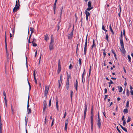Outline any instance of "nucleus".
I'll return each instance as SVG.
<instances>
[{
    "label": "nucleus",
    "mask_w": 133,
    "mask_h": 133,
    "mask_svg": "<svg viewBox=\"0 0 133 133\" xmlns=\"http://www.w3.org/2000/svg\"><path fill=\"white\" fill-rule=\"evenodd\" d=\"M79 66L81 67V59L80 58H79Z\"/></svg>",
    "instance_id": "obj_38"
},
{
    "label": "nucleus",
    "mask_w": 133,
    "mask_h": 133,
    "mask_svg": "<svg viewBox=\"0 0 133 133\" xmlns=\"http://www.w3.org/2000/svg\"><path fill=\"white\" fill-rule=\"evenodd\" d=\"M66 112H65L64 113V116H63V118H65L66 117Z\"/></svg>",
    "instance_id": "obj_58"
},
{
    "label": "nucleus",
    "mask_w": 133,
    "mask_h": 133,
    "mask_svg": "<svg viewBox=\"0 0 133 133\" xmlns=\"http://www.w3.org/2000/svg\"><path fill=\"white\" fill-rule=\"evenodd\" d=\"M72 67H73L72 66V64H70L69 67V69H72Z\"/></svg>",
    "instance_id": "obj_52"
},
{
    "label": "nucleus",
    "mask_w": 133,
    "mask_h": 133,
    "mask_svg": "<svg viewBox=\"0 0 133 133\" xmlns=\"http://www.w3.org/2000/svg\"><path fill=\"white\" fill-rule=\"evenodd\" d=\"M123 130H124L125 131V132H127V129L126 128H125L124 127L123 129Z\"/></svg>",
    "instance_id": "obj_59"
},
{
    "label": "nucleus",
    "mask_w": 133,
    "mask_h": 133,
    "mask_svg": "<svg viewBox=\"0 0 133 133\" xmlns=\"http://www.w3.org/2000/svg\"><path fill=\"white\" fill-rule=\"evenodd\" d=\"M27 111L28 112V114H30L31 113V109L29 108L28 109H27Z\"/></svg>",
    "instance_id": "obj_22"
},
{
    "label": "nucleus",
    "mask_w": 133,
    "mask_h": 133,
    "mask_svg": "<svg viewBox=\"0 0 133 133\" xmlns=\"http://www.w3.org/2000/svg\"><path fill=\"white\" fill-rule=\"evenodd\" d=\"M6 43V32L5 33V43Z\"/></svg>",
    "instance_id": "obj_49"
},
{
    "label": "nucleus",
    "mask_w": 133,
    "mask_h": 133,
    "mask_svg": "<svg viewBox=\"0 0 133 133\" xmlns=\"http://www.w3.org/2000/svg\"><path fill=\"white\" fill-rule=\"evenodd\" d=\"M88 42H85L84 48H87V45Z\"/></svg>",
    "instance_id": "obj_51"
},
{
    "label": "nucleus",
    "mask_w": 133,
    "mask_h": 133,
    "mask_svg": "<svg viewBox=\"0 0 133 133\" xmlns=\"http://www.w3.org/2000/svg\"><path fill=\"white\" fill-rule=\"evenodd\" d=\"M44 39L46 41L49 39L48 36L47 34H46L45 36Z\"/></svg>",
    "instance_id": "obj_19"
},
{
    "label": "nucleus",
    "mask_w": 133,
    "mask_h": 133,
    "mask_svg": "<svg viewBox=\"0 0 133 133\" xmlns=\"http://www.w3.org/2000/svg\"><path fill=\"white\" fill-rule=\"evenodd\" d=\"M78 44H77V45L76 48V53L77 54V53L78 47Z\"/></svg>",
    "instance_id": "obj_44"
},
{
    "label": "nucleus",
    "mask_w": 133,
    "mask_h": 133,
    "mask_svg": "<svg viewBox=\"0 0 133 133\" xmlns=\"http://www.w3.org/2000/svg\"><path fill=\"white\" fill-rule=\"evenodd\" d=\"M87 51V48H84V54L85 55H86V53Z\"/></svg>",
    "instance_id": "obj_36"
},
{
    "label": "nucleus",
    "mask_w": 133,
    "mask_h": 133,
    "mask_svg": "<svg viewBox=\"0 0 133 133\" xmlns=\"http://www.w3.org/2000/svg\"><path fill=\"white\" fill-rule=\"evenodd\" d=\"M123 122V124L124 126H125L126 124V123L125 120H124Z\"/></svg>",
    "instance_id": "obj_53"
},
{
    "label": "nucleus",
    "mask_w": 133,
    "mask_h": 133,
    "mask_svg": "<svg viewBox=\"0 0 133 133\" xmlns=\"http://www.w3.org/2000/svg\"><path fill=\"white\" fill-rule=\"evenodd\" d=\"M30 30L31 31V34L33 33L34 32V29L33 28L31 27L30 28Z\"/></svg>",
    "instance_id": "obj_25"
},
{
    "label": "nucleus",
    "mask_w": 133,
    "mask_h": 133,
    "mask_svg": "<svg viewBox=\"0 0 133 133\" xmlns=\"http://www.w3.org/2000/svg\"><path fill=\"white\" fill-rule=\"evenodd\" d=\"M118 88L119 89V92H121L122 91V88L121 87H118Z\"/></svg>",
    "instance_id": "obj_18"
},
{
    "label": "nucleus",
    "mask_w": 133,
    "mask_h": 133,
    "mask_svg": "<svg viewBox=\"0 0 133 133\" xmlns=\"http://www.w3.org/2000/svg\"><path fill=\"white\" fill-rule=\"evenodd\" d=\"M93 117L91 116L90 118H91V129L92 131H93Z\"/></svg>",
    "instance_id": "obj_6"
},
{
    "label": "nucleus",
    "mask_w": 133,
    "mask_h": 133,
    "mask_svg": "<svg viewBox=\"0 0 133 133\" xmlns=\"http://www.w3.org/2000/svg\"><path fill=\"white\" fill-rule=\"evenodd\" d=\"M88 6L89 7H93L91 6V2L90 1L88 2Z\"/></svg>",
    "instance_id": "obj_14"
},
{
    "label": "nucleus",
    "mask_w": 133,
    "mask_h": 133,
    "mask_svg": "<svg viewBox=\"0 0 133 133\" xmlns=\"http://www.w3.org/2000/svg\"><path fill=\"white\" fill-rule=\"evenodd\" d=\"M127 95L128 96H129V90L128 89H127Z\"/></svg>",
    "instance_id": "obj_35"
},
{
    "label": "nucleus",
    "mask_w": 133,
    "mask_h": 133,
    "mask_svg": "<svg viewBox=\"0 0 133 133\" xmlns=\"http://www.w3.org/2000/svg\"><path fill=\"white\" fill-rule=\"evenodd\" d=\"M19 7L16 6L13 9V12H15L17 10L19 9Z\"/></svg>",
    "instance_id": "obj_11"
},
{
    "label": "nucleus",
    "mask_w": 133,
    "mask_h": 133,
    "mask_svg": "<svg viewBox=\"0 0 133 133\" xmlns=\"http://www.w3.org/2000/svg\"><path fill=\"white\" fill-rule=\"evenodd\" d=\"M130 92L131 93V95L133 96V90H131L130 91Z\"/></svg>",
    "instance_id": "obj_64"
},
{
    "label": "nucleus",
    "mask_w": 133,
    "mask_h": 133,
    "mask_svg": "<svg viewBox=\"0 0 133 133\" xmlns=\"http://www.w3.org/2000/svg\"><path fill=\"white\" fill-rule=\"evenodd\" d=\"M18 3V2H17V1H16V5H15L16 7L18 6L19 7V6L20 5V3H19V5H18V4H17Z\"/></svg>",
    "instance_id": "obj_37"
},
{
    "label": "nucleus",
    "mask_w": 133,
    "mask_h": 133,
    "mask_svg": "<svg viewBox=\"0 0 133 133\" xmlns=\"http://www.w3.org/2000/svg\"><path fill=\"white\" fill-rule=\"evenodd\" d=\"M108 36L107 33V34L106 35V37L105 38L107 40V41L108 42H109V40L108 39Z\"/></svg>",
    "instance_id": "obj_32"
},
{
    "label": "nucleus",
    "mask_w": 133,
    "mask_h": 133,
    "mask_svg": "<svg viewBox=\"0 0 133 133\" xmlns=\"http://www.w3.org/2000/svg\"><path fill=\"white\" fill-rule=\"evenodd\" d=\"M107 97H108L107 95H105L104 98V100H105L106 99V98H107Z\"/></svg>",
    "instance_id": "obj_62"
},
{
    "label": "nucleus",
    "mask_w": 133,
    "mask_h": 133,
    "mask_svg": "<svg viewBox=\"0 0 133 133\" xmlns=\"http://www.w3.org/2000/svg\"><path fill=\"white\" fill-rule=\"evenodd\" d=\"M100 121V117H99V113H98L97 121Z\"/></svg>",
    "instance_id": "obj_57"
},
{
    "label": "nucleus",
    "mask_w": 133,
    "mask_h": 133,
    "mask_svg": "<svg viewBox=\"0 0 133 133\" xmlns=\"http://www.w3.org/2000/svg\"><path fill=\"white\" fill-rule=\"evenodd\" d=\"M60 21H59L58 22V24H57V28H58L57 31H58V30H59V29L60 28Z\"/></svg>",
    "instance_id": "obj_29"
},
{
    "label": "nucleus",
    "mask_w": 133,
    "mask_h": 133,
    "mask_svg": "<svg viewBox=\"0 0 133 133\" xmlns=\"http://www.w3.org/2000/svg\"><path fill=\"white\" fill-rule=\"evenodd\" d=\"M85 13L86 15V16H89L90 15V14L89 12L87 11L86 10L85 11Z\"/></svg>",
    "instance_id": "obj_16"
},
{
    "label": "nucleus",
    "mask_w": 133,
    "mask_h": 133,
    "mask_svg": "<svg viewBox=\"0 0 133 133\" xmlns=\"http://www.w3.org/2000/svg\"><path fill=\"white\" fill-rule=\"evenodd\" d=\"M109 29H110V30L111 32L112 33V34L113 35L114 34V32H113V30H112V28H111V24H110L109 25Z\"/></svg>",
    "instance_id": "obj_17"
},
{
    "label": "nucleus",
    "mask_w": 133,
    "mask_h": 133,
    "mask_svg": "<svg viewBox=\"0 0 133 133\" xmlns=\"http://www.w3.org/2000/svg\"><path fill=\"white\" fill-rule=\"evenodd\" d=\"M31 37V35H30V36L29 37V39H28V43H31V42L30 41Z\"/></svg>",
    "instance_id": "obj_46"
},
{
    "label": "nucleus",
    "mask_w": 133,
    "mask_h": 133,
    "mask_svg": "<svg viewBox=\"0 0 133 133\" xmlns=\"http://www.w3.org/2000/svg\"><path fill=\"white\" fill-rule=\"evenodd\" d=\"M131 120V118L129 117L128 116V119L127 120V123H128L130 122Z\"/></svg>",
    "instance_id": "obj_27"
},
{
    "label": "nucleus",
    "mask_w": 133,
    "mask_h": 133,
    "mask_svg": "<svg viewBox=\"0 0 133 133\" xmlns=\"http://www.w3.org/2000/svg\"><path fill=\"white\" fill-rule=\"evenodd\" d=\"M5 49L6 51H7V43H5Z\"/></svg>",
    "instance_id": "obj_60"
},
{
    "label": "nucleus",
    "mask_w": 133,
    "mask_h": 133,
    "mask_svg": "<svg viewBox=\"0 0 133 133\" xmlns=\"http://www.w3.org/2000/svg\"><path fill=\"white\" fill-rule=\"evenodd\" d=\"M49 88V87L48 85H45L44 91V96L46 97V98L47 97V95L48 93Z\"/></svg>",
    "instance_id": "obj_3"
},
{
    "label": "nucleus",
    "mask_w": 133,
    "mask_h": 133,
    "mask_svg": "<svg viewBox=\"0 0 133 133\" xmlns=\"http://www.w3.org/2000/svg\"><path fill=\"white\" fill-rule=\"evenodd\" d=\"M85 69H84L83 72L82 74V82L83 83V79L84 78V75L85 74Z\"/></svg>",
    "instance_id": "obj_10"
},
{
    "label": "nucleus",
    "mask_w": 133,
    "mask_h": 133,
    "mask_svg": "<svg viewBox=\"0 0 133 133\" xmlns=\"http://www.w3.org/2000/svg\"><path fill=\"white\" fill-rule=\"evenodd\" d=\"M129 101H128L126 103V105L125 106V107L126 108H127L129 107Z\"/></svg>",
    "instance_id": "obj_24"
},
{
    "label": "nucleus",
    "mask_w": 133,
    "mask_h": 133,
    "mask_svg": "<svg viewBox=\"0 0 133 133\" xmlns=\"http://www.w3.org/2000/svg\"><path fill=\"white\" fill-rule=\"evenodd\" d=\"M93 8V7H89L87 8L85 10L87 11H90Z\"/></svg>",
    "instance_id": "obj_31"
},
{
    "label": "nucleus",
    "mask_w": 133,
    "mask_h": 133,
    "mask_svg": "<svg viewBox=\"0 0 133 133\" xmlns=\"http://www.w3.org/2000/svg\"><path fill=\"white\" fill-rule=\"evenodd\" d=\"M84 108H85L84 113V119H85L86 117V114L87 109V107L86 103H85V104L84 106Z\"/></svg>",
    "instance_id": "obj_4"
},
{
    "label": "nucleus",
    "mask_w": 133,
    "mask_h": 133,
    "mask_svg": "<svg viewBox=\"0 0 133 133\" xmlns=\"http://www.w3.org/2000/svg\"><path fill=\"white\" fill-rule=\"evenodd\" d=\"M28 119V118H27V119H26V117H25V122H26V123H25V125H26V126L27 124Z\"/></svg>",
    "instance_id": "obj_39"
},
{
    "label": "nucleus",
    "mask_w": 133,
    "mask_h": 133,
    "mask_svg": "<svg viewBox=\"0 0 133 133\" xmlns=\"http://www.w3.org/2000/svg\"><path fill=\"white\" fill-rule=\"evenodd\" d=\"M128 57L129 60V61L130 62H131V58L129 55H128Z\"/></svg>",
    "instance_id": "obj_33"
},
{
    "label": "nucleus",
    "mask_w": 133,
    "mask_h": 133,
    "mask_svg": "<svg viewBox=\"0 0 133 133\" xmlns=\"http://www.w3.org/2000/svg\"><path fill=\"white\" fill-rule=\"evenodd\" d=\"M58 100L56 99V108L57 109V110L58 111H59V109L58 108Z\"/></svg>",
    "instance_id": "obj_15"
},
{
    "label": "nucleus",
    "mask_w": 133,
    "mask_h": 133,
    "mask_svg": "<svg viewBox=\"0 0 133 133\" xmlns=\"http://www.w3.org/2000/svg\"><path fill=\"white\" fill-rule=\"evenodd\" d=\"M73 31H74V29H73L71 33L69 34L68 35V39H71L72 38L73 34Z\"/></svg>",
    "instance_id": "obj_5"
},
{
    "label": "nucleus",
    "mask_w": 133,
    "mask_h": 133,
    "mask_svg": "<svg viewBox=\"0 0 133 133\" xmlns=\"http://www.w3.org/2000/svg\"><path fill=\"white\" fill-rule=\"evenodd\" d=\"M117 129L118 131V132L119 133H121V131L120 130L118 129V126L117 127Z\"/></svg>",
    "instance_id": "obj_50"
},
{
    "label": "nucleus",
    "mask_w": 133,
    "mask_h": 133,
    "mask_svg": "<svg viewBox=\"0 0 133 133\" xmlns=\"http://www.w3.org/2000/svg\"><path fill=\"white\" fill-rule=\"evenodd\" d=\"M68 122H69L68 119H67L65 121V125H68Z\"/></svg>",
    "instance_id": "obj_45"
},
{
    "label": "nucleus",
    "mask_w": 133,
    "mask_h": 133,
    "mask_svg": "<svg viewBox=\"0 0 133 133\" xmlns=\"http://www.w3.org/2000/svg\"><path fill=\"white\" fill-rule=\"evenodd\" d=\"M62 75H61H61L60 77V81H61V82H62Z\"/></svg>",
    "instance_id": "obj_54"
},
{
    "label": "nucleus",
    "mask_w": 133,
    "mask_h": 133,
    "mask_svg": "<svg viewBox=\"0 0 133 133\" xmlns=\"http://www.w3.org/2000/svg\"><path fill=\"white\" fill-rule=\"evenodd\" d=\"M105 93L106 94L107 92V90L106 88H105L104 89Z\"/></svg>",
    "instance_id": "obj_63"
},
{
    "label": "nucleus",
    "mask_w": 133,
    "mask_h": 133,
    "mask_svg": "<svg viewBox=\"0 0 133 133\" xmlns=\"http://www.w3.org/2000/svg\"><path fill=\"white\" fill-rule=\"evenodd\" d=\"M110 82H108V83L109 84H114V83L110 79Z\"/></svg>",
    "instance_id": "obj_42"
},
{
    "label": "nucleus",
    "mask_w": 133,
    "mask_h": 133,
    "mask_svg": "<svg viewBox=\"0 0 133 133\" xmlns=\"http://www.w3.org/2000/svg\"><path fill=\"white\" fill-rule=\"evenodd\" d=\"M102 30H105V28L104 25H103L102 26Z\"/></svg>",
    "instance_id": "obj_55"
},
{
    "label": "nucleus",
    "mask_w": 133,
    "mask_h": 133,
    "mask_svg": "<svg viewBox=\"0 0 133 133\" xmlns=\"http://www.w3.org/2000/svg\"><path fill=\"white\" fill-rule=\"evenodd\" d=\"M93 106H92L91 109V116L93 117L94 116V113H93Z\"/></svg>",
    "instance_id": "obj_12"
},
{
    "label": "nucleus",
    "mask_w": 133,
    "mask_h": 133,
    "mask_svg": "<svg viewBox=\"0 0 133 133\" xmlns=\"http://www.w3.org/2000/svg\"><path fill=\"white\" fill-rule=\"evenodd\" d=\"M66 83H69V78L68 77L67 78Z\"/></svg>",
    "instance_id": "obj_56"
},
{
    "label": "nucleus",
    "mask_w": 133,
    "mask_h": 133,
    "mask_svg": "<svg viewBox=\"0 0 133 133\" xmlns=\"http://www.w3.org/2000/svg\"><path fill=\"white\" fill-rule=\"evenodd\" d=\"M66 88L67 90L69 89V83H66L65 85Z\"/></svg>",
    "instance_id": "obj_21"
},
{
    "label": "nucleus",
    "mask_w": 133,
    "mask_h": 133,
    "mask_svg": "<svg viewBox=\"0 0 133 133\" xmlns=\"http://www.w3.org/2000/svg\"><path fill=\"white\" fill-rule=\"evenodd\" d=\"M61 70V65L60 64V60H59L58 61V69L57 70V72L58 74L59 73Z\"/></svg>",
    "instance_id": "obj_7"
},
{
    "label": "nucleus",
    "mask_w": 133,
    "mask_h": 133,
    "mask_svg": "<svg viewBox=\"0 0 133 133\" xmlns=\"http://www.w3.org/2000/svg\"><path fill=\"white\" fill-rule=\"evenodd\" d=\"M54 39L53 35H52L51 37V42H50L49 48L50 51H51L54 48Z\"/></svg>",
    "instance_id": "obj_2"
},
{
    "label": "nucleus",
    "mask_w": 133,
    "mask_h": 133,
    "mask_svg": "<svg viewBox=\"0 0 133 133\" xmlns=\"http://www.w3.org/2000/svg\"><path fill=\"white\" fill-rule=\"evenodd\" d=\"M2 123H1V121L0 122V133H2Z\"/></svg>",
    "instance_id": "obj_26"
},
{
    "label": "nucleus",
    "mask_w": 133,
    "mask_h": 133,
    "mask_svg": "<svg viewBox=\"0 0 133 133\" xmlns=\"http://www.w3.org/2000/svg\"><path fill=\"white\" fill-rule=\"evenodd\" d=\"M97 126L98 127L99 129H100L101 127V121H97Z\"/></svg>",
    "instance_id": "obj_13"
},
{
    "label": "nucleus",
    "mask_w": 133,
    "mask_h": 133,
    "mask_svg": "<svg viewBox=\"0 0 133 133\" xmlns=\"http://www.w3.org/2000/svg\"><path fill=\"white\" fill-rule=\"evenodd\" d=\"M43 106H46L47 105V104L46 101L45 100L43 101Z\"/></svg>",
    "instance_id": "obj_28"
},
{
    "label": "nucleus",
    "mask_w": 133,
    "mask_h": 133,
    "mask_svg": "<svg viewBox=\"0 0 133 133\" xmlns=\"http://www.w3.org/2000/svg\"><path fill=\"white\" fill-rule=\"evenodd\" d=\"M120 45L121 46V49H120L121 52H122L124 55H125L126 53V51L124 47V45L123 39H119Z\"/></svg>",
    "instance_id": "obj_1"
},
{
    "label": "nucleus",
    "mask_w": 133,
    "mask_h": 133,
    "mask_svg": "<svg viewBox=\"0 0 133 133\" xmlns=\"http://www.w3.org/2000/svg\"><path fill=\"white\" fill-rule=\"evenodd\" d=\"M36 70H34V73H33V75H34V79L35 81V83H36V84H37V81L36 79Z\"/></svg>",
    "instance_id": "obj_8"
},
{
    "label": "nucleus",
    "mask_w": 133,
    "mask_h": 133,
    "mask_svg": "<svg viewBox=\"0 0 133 133\" xmlns=\"http://www.w3.org/2000/svg\"><path fill=\"white\" fill-rule=\"evenodd\" d=\"M36 42V40L35 38H33V40L31 42L32 43H35Z\"/></svg>",
    "instance_id": "obj_40"
},
{
    "label": "nucleus",
    "mask_w": 133,
    "mask_h": 133,
    "mask_svg": "<svg viewBox=\"0 0 133 133\" xmlns=\"http://www.w3.org/2000/svg\"><path fill=\"white\" fill-rule=\"evenodd\" d=\"M58 85H59V88L61 87V86L60 82L59 80L58 81Z\"/></svg>",
    "instance_id": "obj_61"
},
{
    "label": "nucleus",
    "mask_w": 133,
    "mask_h": 133,
    "mask_svg": "<svg viewBox=\"0 0 133 133\" xmlns=\"http://www.w3.org/2000/svg\"><path fill=\"white\" fill-rule=\"evenodd\" d=\"M51 99H50L49 101V107H50L51 105Z\"/></svg>",
    "instance_id": "obj_47"
},
{
    "label": "nucleus",
    "mask_w": 133,
    "mask_h": 133,
    "mask_svg": "<svg viewBox=\"0 0 133 133\" xmlns=\"http://www.w3.org/2000/svg\"><path fill=\"white\" fill-rule=\"evenodd\" d=\"M46 108V106H43V114H44V112L45 111V109Z\"/></svg>",
    "instance_id": "obj_30"
},
{
    "label": "nucleus",
    "mask_w": 133,
    "mask_h": 133,
    "mask_svg": "<svg viewBox=\"0 0 133 133\" xmlns=\"http://www.w3.org/2000/svg\"><path fill=\"white\" fill-rule=\"evenodd\" d=\"M72 94L73 91L72 90H71L70 91V97L71 99H72Z\"/></svg>",
    "instance_id": "obj_43"
},
{
    "label": "nucleus",
    "mask_w": 133,
    "mask_h": 133,
    "mask_svg": "<svg viewBox=\"0 0 133 133\" xmlns=\"http://www.w3.org/2000/svg\"><path fill=\"white\" fill-rule=\"evenodd\" d=\"M96 44L95 43V40L93 39V44L91 46V50H92L93 48H96Z\"/></svg>",
    "instance_id": "obj_9"
},
{
    "label": "nucleus",
    "mask_w": 133,
    "mask_h": 133,
    "mask_svg": "<svg viewBox=\"0 0 133 133\" xmlns=\"http://www.w3.org/2000/svg\"><path fill=\"white\" fill-rule=\"evenodd\" d=\"M123 112L127 114L128 112V111L127 108L124 109L123 110Z\"/></svg>",
    "instance_id": "obj_23"
},
{
    "label": "nucleus",
    "mask_w": 133,
    "mask_h": 133,
    "mask_svg": "<svg viewBox=\"0 0 133 133\" xmlns=\"http://www.w3.org/2000/svg\"><path fill=\"white\" fill-rule=\"evenodd\" d=\"M63 9V7H62V8H61V11L60 14V17H61V15H62V12Z\"/></svg>",
    "instance_id": "obj_41"
},
{
    "label": "nucleus",
    "mask_w": 133,
    "mask_h": 133,
    "mask_svg": "<svg viewBox=\"0 0 133 133\" xmlns=\"http://www.w3.org/2000/svg\"><path fill=\"white\" fill-rule=\"evenodd\" d=\"M123 39V34L122 31H121V33L120 37L119 38V39Z\"/></svg>",
    "instance_id": "obj_34"
},
{
    "label": "nucleus",
    "mask_w": 133,
    "mask_h": 133,
    "mask_svg": "<svg viewBox=\"0 0 133 133\" xmlns=\"http://www.w3.org/2000/svg\"><path fill=\"white\" fill-rule=\"evenodd\" d=\"M32 43L33 44V46H34L35 47L37 46V44L35 43Z\"/></svg>",
    "instance_id": "obj_48"
},
{
    "label": "nucleus",
    "mask_w": 133,
    "mask_h": 133,
    "mask_svg": "<svg viewBox=\"0 0 133 133\" xmlns=\"http://www.w3.org/2000/svg\"><path fill=\"white\" fill-rule=\"evenodd\" d=\"M29 95L28 100V102H27V109L29 108Z\"/></svg>",
    "instance_id": "obj_20"
}]
</instances>
